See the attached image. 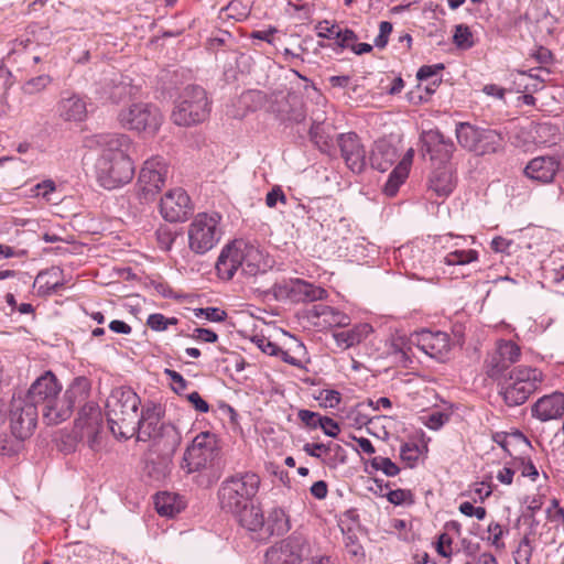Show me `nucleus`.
<instances>
[{"label":"nucleus","mask_w":564,"mask_h":564,"mask_svg":"<svg viewBox=\"0 0 564 564\" xmlns=\"http://www.w3.org/2000/svg\"><path fill=\"white\" fill-rule=\"evenodd\" d=\"M10 427L15 438L30 437L37 424L39 410L24 397H13L10 405Z\"/></svg>","instance_id":"17"},{"label":"nucleus","mask_w":564,"mask_h":564,"mask_svg":"<svg viewBox=\"0 0 564 564\" xmlns=\"http://www.w3.org/2000/svg\"><path fill=\"white\" fill-rule=\"evenodd\" d=\"M370 464L372 468L381 470L388 477H394L400 473V468L388 457H373Z\"/></svg>","instance_id":"38"},{"label":"nucleus","mask_w":564,"mask_h":564,"mask_svg":"<svg viewBox=\"0 0 564 564\" xmlns=\"http://www.w3.org/2000/svg\"><path fill=\"white\" fill-rule=\"evenodd\" d=\"M57 113L65 121H83L87 116V104L76 94L63 96L57 102Z\"/></svg>","instance_id":"27"},{"label":"nucleus","mask_w":564,"mask_h":564,"mask_svg":"<svg viewBox=\"0 0 564 564\" xmlns=\"http://www.w3.org/2000/svg\"><path fill=\"white\" fill-rule=\"evenodd\" d=\"M327 406L336 408L341 401V394L336 390L325 389L319 397Z\"/></svg>","instance_id":"55"},{"label":"nucleus","mask_w":564,"mask_h":564,"mask_svg":"<svg viewBox=\"0 0 564 564\" xmlns=\"http://www.w3.org/2000/svg\"><path fill=\"white\" fill-rule=\"evenodd\" d=\"M56 191V184L53 180H44L41 183H37L32 188V193L34 197H42L46 202H52V194Z\"/></svg>","instance_id":"41"},{"label":"nucleus","mask_w":564,"mask_h":564,"mask_svg":"<svg viewBox=\"0 0 564 564\" xmlns=\"http://www.w3.org/2000/svg\"><path fill=\"white\" fill-rule=\"evenodd\" d=\"M307 553V540L302 534L293 533L268 549L265 564H301Z\"/></svg>","instance_id":"16"},{"label":"nucleus","mask_w":564,"mask_h":564,"mask_svg":"<svg viewBox=\"0 0 564 564\" xmlns=\"http://www.w3.org/2000/svg\"><path fill=\"white\" fill-rule=\"evenodd\" d=\"M409 175V163L402 160L390 173L388 181L384 185V194L392 197L394 196L400 186L404 183Z\"/></svg>","instance_id":"35"},{"label":"nucleus","mask_w":564,"mask_h":564,"mask_svg":"<svg viewBox=\"0 0 564 564\" xmlns=\"http://www.w3.org/2000/svg\"><path fill=\"white\" fill-rule=\"evenodd\" d=\"M490 245L491 249L496 252L510 253V247L513 245V241L498 236L491 240Z\"/></svg>","instance_id":"62"},{"label":"nucleus","mask_w":564,"mask_h":564,"mask_svg":"<svg viewBox=\"0 0 564 564\" xmlns=\"http://www.w3.org/2000/svg\"><path fill=\"white\" fill-rule=\"evenodd\" d=\"M341 158L347 167L354 173H361L366 167V150L359 137L354 133H341L337 139Z\"/></svg>","instance_id":"21"},{"label":"nucleus","mask_w":564,"mask_h":564,"mask_svg":"<svg viewBox=\"0 0 564 564\" xmlns=\"http://www.w3.org/2000/svg\"><path fill=\"white\" fill-rule=\"evenodd\" d=\"M419 446L413 443H404L400 448V457L406 462L410 467H413L419 459Z\"/></svg>","instance_id":"43"},{"label":"nucleus","mask_w":564,"mask_h":564,"mask_svg":"<svg viewBox=\"0 0 564 564\" xmlns=\"http://www.w3.org/2000/svg\"><path fill=\"white\" fill-rule=\"evenodd\" d=\"M258 347L269 356H279L281 348L269 339L262 337L257 339Z\"/></svg>","instance_id":"59"},{"label":"nucleus","mask_w":564,"mask_h":564,"mask_svg":"<svg viewBox=\"0 0 564 564\" xmlns=\"http://www.w3.org/2000/svg\"><path fill=\"white\" fill-rule=\"evenodd\" d=\"M177 323L175 317L167 318L163 314L154 313L149 315L147 325L156 332H163L167 329L170 325H174Z\"/></svg>","instance_id":"40"},{"label":"nucleus","mask_w":564,"mask_h":564,"mask_svg":"<svg viewBox=\"0 0 564 564\" xmlns=\"http://www.w3.org/2000/svg\"><path fill=\"white\" fill-rule=\"evenodd\" d=\"M546 517L556 524L564 523V509L558 506L556 499H552L550 506L546 508Z\"/></svg>","instance_id":"50"},{"label":"nucleus","mask_w":564,"mask_h":564,"mask_svg":"<svg viewBox=\"0 0 564 564\" xmlns=\"http://www.w3.org/2000/svg\"><path fill=\"white\" fill-rule=\"evenodd\" d=\"M260 484L258 474L239 471L227 477L218 490L221 509L237 517L239 523L246 529L260 525V508L254 505Z\"/></svg>","instance_id":"2"},{"label":"nucleus","mask_w":564,"mask_h":564,"mask_svg":"<svg viewBox=\"0 0 564 564\" xmlns=\"http://www.w3.org/2000/svg\"><path fill=\"white\" fill-rule=\"evenodd\" d=\"M290 520L285 511L279 507L272 508L268 517L264 518L260 509V525L254 529H248L251 532H258L262 538H270L274 534L280 535L290 530Z\"/></svg>","instance_id":"25"},{"label":"nucleus","mask_w":564,"mask_h":564,"mask_svg":"<svg viewBox=\"0 0 564 564\" xmlns=\"http://www.w3.org/2000/svg\"><path fill=\"white\" fill-rule=\"evenodd\" d=\"M299 420L308 429H317L321 424L322 415L306 409H301L297 412Z\"/></svg>","instance_id":"44"},{"label":"nucleus","mask_w":564,"mask_h":564,"mask_svg":"<svg viewBox=\"0 0 564 564\" xmlns=\"http://www.w3.org/2000/svg\"><path fill=\"white\" fill-rule=\"evenodd\" d=\"M411 496L410 491L404 489H395L388 492L387 498L389 502L399 506L406 501V499Z\"/></svg>","instance_id":"63"},{"label":"nucleus","mask_w":564,"mask_h":564,"mask_svg":"<svg viewBox=\"0 0 564 564\" xmlns=\"http://www.w3.org/2000/svg\"><path fill=\"white\" fill-rule=\"evenodd\" d=\"M311 316L323 318V323L329 327H346L350 323L347 314L328 305H314L311 310Z\"/></svg>","instance_id":"29"},{"label":"nucleus","mask_w":564,"mask_h":564,"mask_svg":"<svg viewBox=\"0 0 564 564\" xmlns=\"http://www.w3.org/2000/svg\"><path fill=\"white\" fill-rule=\"evenodd\" d=\"M449 420V414L443 411H433L425 416L424 424L427 429L437 431Z\"/></svg>","instance_id":"42"},{"label":"nucleus","mask_w":564,"mask_h":564,"mask_svg":"<svg viewBox=\"0 0 564 564\" xmlns=\"http://www.w3.org/2000/svg\"><path fill=\"white\" fill-rule=\"evenodd\" d=\"M444 68L443 64L424 65L419 68L416 77L419 80H425L435 76L440 70Z\"/></svg>","instance_id":"56"},{"label":"nucleus","mask_w":564,"mask_h":564,"mask_svg":"<svg viewBox=\"0 0 564 564\" xmlns=\"http://www.w3.org/2000/svg\"><path fill=\"white\" fill-rule=\"evenodd\" d=\"M561 160L554 155H541L533 158L525 165L524 175L540 184H550L560 171Z\"/></svg>","instance_id":"22"},{"label":"nucleus","mask_w":564,"mask_h":564,"mask_svg":"<svg viewBox=\"0 0 564 564\" xmlns=\"http://www.w3.org/2000/svg\"><path fill=\"white\" fill-rule=\"evenodd\" d=\"M488 532L491 533V536L489 538L491 541V544L499 547L501 544L500 539L503 535L502 527L498 522H491L488 525Z\"/></svg>","instance_id":"64"},{"label":"nucleus","mask_w":564,"mask_h":564,"mask_svg":"<svg viewBox=\"0 0 564 564\" xmlns=\"http://www.w3.org/2000/svg\"><path fill=\"white\" fill-rule=\"evenodd\" d=\"M268 267L262 251L243 240L227 245L216 262L218 275L226 280H230L239 269L245 276L251 278L264 273Z\"/></svg>","instance_id":"3"},{"label":"nucleus","mask_w":564,"mask_h":564,"mask_svg":"<svg viewBox=\"0 0 564 564\" xmlns=\"http://www.w3.org/2000/svg\"><path fill=\"white\" fill-rule=\"evenodd\" d=\"M187 400L192 403L194 409L200 413H207L209 411L208 403L200 397L197 391H194L187 395Z\"/></svg>","instance_id":"58"},{"label":"nucleus","mask_w":564,"mask_h":564,"mask_svg":"<svg viewBox=\"0 0 564 564\" xmlns=\"http://www.w3.org/2000/svg\"><path fill=\"white\" fill-rule=\"evenodd\" d=\"M337 44L340 48H351L355 42L358 40L357 34L350 29H340L336 31Z\"/></svg>","instance_id":"48"},{"label":"nucleus","mask_w":564,"mask_h":564,"mask_svg":"<svg viewBox=\"0 0 564 564\" xmlns=\"http://www.w3.org/2000/svg\"><path fill=\"white\" fill-rule=\"evenodd\" d=\"M108 98L118 104L123 101L126 98L134 95L133 86L131 85V80L123 76H118L112 78L109 84Z\"/></svg>","instance_id":"33"},{"label":"nucleus","mask_w":564,"mask_h":564,"mask_svg":"<svg viewBox=\"0 0 564 564\" xmlns=\"http://www.w3.org/2000/svg\"><path fill=\"white\" fill-rule=\"evenodd\" d=\"M454 44L462 50H468L474 46V35L469 26L465 24H458L455 26L453 35Z\"/></svg>","instance_id":"37"},{"label":"nucleus","mask_w":564,"mask_h":564,"mask_svg":"<svg viewBox=\"0 0 564 564\" xmlns=\"http://www.w3.org/2000/svg\"><path fill=\"white\" fill-rule=\"evenodd\" d=\"M139 395L130 388H117L106 401V415L112 434L129 438L137 432Z\"/></svg>","instance_id":"5"},{"label":"nucleus","mask_w":564,"mask_h":564,"mask_svg":"<svg viewBox=\"0 0 564 564\" xmlns=\"http://www.w3.org/2000/svg\"><path fill=\"white\" fill-rule=\"evenodd\" d=\"M455 133L460 147L477 155L496 153L503 147V137L494 129L459 122Z\"/></svg>","instance_id":"11"},{"label":"nucleus","mask_w":564,"mask_h":564,"mask_svg":"<svg viewBox=\"0 0 564 564\" xmlns=\"http://www.w3.org/2000/svg\"><path fill=\"white\" fill-rule=\"evenodd\" d=\"M154 506L158 513L164 517H174L185 507L182 497L177 494L167 491L156 494L154 498Z\"/></svg>","instance_id":"30"},{"label":"nucleus","mask_w":564,"mask_h":564,"mask_svg":"<svg viewBox=\"0 0 564 564\" xmlns=\"http://www.w3.org/2000/svg\"><path fill=\"white\" fill-rule=\"evenodd\" d=\"M163 414L161 404H145L138 415V440H152L164 454H173L180 446L182 436L175 425L162 421Z\"/></svg>","instance_id":"4"},{"label":"nucleus","mask_w":564,"mask_h":564,"mask_svg":"<svg viewBox=\"0 0 564 564\" xmlns=\"http://www.w3.org/2000/svg\"><path fill=\"white\" fill-rule=\"evenodd\" d=\"M286 197L280 186H274L265 196V204L268 207L273 208L278 202L285 203Z\"/></svg>","instance_id":"53"},{"label":"nucleus","mask_w":564,"mask_h":564,"mask_svg":"<svg viewBox=\"0 0 564 564\" xmlns=\"http://www.w3.org/2000/svg\"><path fill=\"white\" fill-rule=\"evenodd\" d=\"M90 392V382L86 377H77L68 386L63 395H61V409L66 408L63 413V422L70 417L74 408L84 404L79 411L78 422L82 427L95 430L100 417V411L94 404L86 403Z\"/></svg>","instance_id":"9"},{"label":"nucleus","mask_w":564,"mask_h":564,"mask_svg":"<svg viewBox=\"0 0 564 564\" xmlns=\"http://www.w3.org/2000/svg\"><path fill=\"white\" fill-rule=\"evenodd\" d=\"M368 329L367 324L357 325L350 329L336 332L333 337L339 347L347 349L359 344L366 337Z\"/></svg>","instance_id":"31"},{"label":"nucleus","mask_w":564,"mask_h":564,"mask_svg":"<svg viewBox=\"0 0 564 564\" xmlns=\"http://www.w3.org/2000/svg\"><path fill=\"white\" fill-rule=\"evenodd\" d=\"M62 384L52 371H45L29 388L24 398L41 410L43 420L47 424L63 422L65 409H61Z\"/></svg>","instance_id":"6"},{"label":"nucleus","mask_w":564,"mask_h":564,"mask_svg":"<svg viewBox=\"0 0 564 564\" xmlns=\"http://www.w3.org/2000/svg\"><path fill=\"white\" fill-rule=\"evenodd\" d=\"M228 12V17L237 21L245 20L249 15V9L242 2L234 0L225 9Z\"/></svg>","instance_id":"46"},{"label":"nucleus","mask_w":564,"mask_h":564,"mask_svg":"<svg viewBox=\"0 0 564 564\" xmlns=\"http://www.w3.org/2000/svg\"><path fill=\"white\" fill-rule=\"evenodd\" d=\"M318 427L329 437H336L340 431L338 423L328 416L322 417Z\"/></svg>","instance_id":"52"},{"label":"nucleus","mask_w":564,"mask_h":564,"mask_svg":"<svg viewBox=\"0 0 564 564\" xmlns=\"http://www.w3.org/2000/svg\"><path fill=\"white\" fill-rule=\"evenodd\" d=\"M456 186V177L451 165L435 166L429 177V188L440 197H447Z\"/></svg>","instance_id":"26"},{"label":"nucleus","mask_w":564,"mask_h":564,"mask_svg":"<svg viewBox=\"0 0 564 564\" xmlns=\"http://www.w3.org/2000/svg\"><path fill=\"white\" fill-rule=\"evenodd\" d=\"M95 142L100 149L96 162L99 184L106 189H115L129 183L134 174L130 158L131 138L124 133H100L95 135Z\"/></svg>","instance_id":"1"},{"label":"nucleus","mask_w":564,"mask_h":564,"mask_svg":"<svg viewBox=\"0 0 564 564\" xmlns=\"http://www.w3.org/2000/svg\"><path fill=\"white\" fill-rule=\"evenodd\" d=\"M347 463V453L345 448L335 443L327 442L325 443L324 456L322 458V464L329 469H336L338 466Z\"/></svg>","instance_id":"32"},{"label":"nucleus","mask_w":564,"mask_h":564,"mask_svg":"<svg viewBox=\"0 0 564 564\" xmlns=\"http://www.w3.org/2000/svg\"><path fill=\"white\" fill-rule=\"evenodd\" d=\"M21 442L18 438L13 441L8 435L0 433V454L6 456L15 454L21 446Z\"/></svg>","instance_id":"47"},{"label":"nucleus","mask_w":564,"mask_h":564,"mask_svg":"<svg viewBox=\"0 0 564 564\" xmlns=\"http://www.w3.org/2000/svg\"><path fill=\"white\" fill-rule=\"evenodd\" d=\"M192 212L191 198L183 188L170 189L160 200V214L166 221H184Z\"/></svg>","instance_id":"19"},{"label":"nucleus","mask_w":564,"mask_h":564,"mask_svg":"<svg viewBox=\"0 0 564 564\" xmlns=\"http://www.w3.org/2000/svg\"><path fill=\"white\" fill-rule=\"evenodd\" d=\"M521 347L510 339H498L495 348L489 351L484 361V372L495 381L501 380L512 365L521 358Z\"/></svg>","instance_id":"14"},{"label":"nucleus","mask_w":564,"mask_h":564,"mask_svg":"<svg viewBox=\"0 0 564 564\" xmlns=\"http://www.w3.org/2000/svg\"><path fill=\"white\" fill-rule=\"evenodd\" d=\"M275 295H285L291 302L307 303L327 297V291L302 279L290 280L283 285L275 286Z\"/></svg>","instance_id":"20"},{"label":"nucleus","mask_w":564,"mask_h":564,"mask_svg":"<svg viewBox=\"0 0 564 564\" xmlns=\"http://www.w3.org/2000/svg\"><path fill=\"white\" fill-rule=\"evenodd\" d=\"M564 414V393L552 392L539 398L531 406V415L541 422L560 419Z\"/></svg>","instance_id":"24"},{"label":"nucleus","mask_w":564,"mask_h":564,"mask_svg":"<svg viewBox=\"0 0 564 564\" xmlns=\"http://www.w3.org/2000/svg\"><path fill=\"white\" fill-rule=\"evenodd\" d=\"M416 346L427 356L443 360L451 350L449 336L444 332L422 330L416 335Z\"/></svg>","instance_id":"23"},{"label":"nucleus","mask_w":564,"mask_h":564,"mask_svg":"<svg viewBox=\"0 0 564 564\" xmlns=\"http://www.w3.org/2000/svg\"><path fill=\"white\" fill-rule=\"evenodd\" d=\"M164 373L171 380V388L175 393L182 394L186 390L188 382L181 373L172 369H165Z\"/></svg>","instance_id":"45"},{"label":"nucleus","mask_w":564,"mask_h":564,"mask_svg":"<svg viewBox=\"0 0 564 564\" xmlns=\"http://www.w3.org/2000/svg\"><path fill=\"white\" fill-rule=\"evenodd\" d=\"M118 121L132 131L155 133L163 122V116L153 104L135 102L120 110Z\"/></svg>","instance_id":"13"},{"label":"nucleus","mask_w":564,"mask_h":564,"mask_svg":"<svg viewBox=\"0 0 564 564\" xmlns=\"http://www.w3.org/2000/svg\"><path fill=\"white\" fill-rule=\"evenodd\" d=\"M219 213H198L187 229L188 248L196 254H205L219 242L223 231Z\"/></svg>","instance_id":"10"},{"label":"nucleus","mask_w":564,"mask_h":564,"mask_svg":"<svg viewBox=\"0 0 564 564\" xmlns=\"http://www.w3.org/2000/svg\"><path fill=\"white\" fill-rule=\"evenodd\" d=\"M316 29L317 35L323 39L336 37V31H339V26L337 24L329 25L328 21L319 22Z\"/></svg>","instance_id":"54"},{"label":"nucleus","mask_w":564,"mask_h":564,"mask_svg":"<svg viewBox=\"0 0 564 564\" xmlns=\"http://www.w3.org/2000/svg\"><path fill=\"white\" fill-rule=\"evenodd\" d=\"M398 155L394 147L387 142L376 143L371 155L370 164L373 169L386 172L395 162Z\"/></svg>","instance_id":"28"},{"label":"nucleus","mask_w":564,"mask_h":564,"mask_svg":"<svg viewBox=\"0 0 564 564\" xmlns=\"http://www.w3.org/2000/svg\"><path fill=\"white\" fill-rule=\"evenodd\" d=\"M478 260V252L474 249L455 250L447 253L444 262L447 265H464Z\"/></svg>","instance_id":"36"},{"label":"nucleus","mask_w":564,"mask_h":564,"mask_svg":"<svg viewBox=\"0 0 564 564\" xmlns=\"http://www.w3.org/2000/svg\"><path fill=\"white\" fill-rule=\"evenodd\" d=\"M218 442L215 434L202 432L186 448L181 465L187 474L199 473L213 466L218 455Z\"/></svg>","instance_id":"12"},{"label":"nucleus","mask_w":564,"mask_h":564,"mask_svg":"<svg viewBox=\"0 0 564 564\" xmlns=\"http://www.w3.org/2000/svg\"><path fill=\"white\" fill-rule=\"evenodd\" d=\"M325 443H305L303 445V451L311 457L319 459L324 456Z\"/></svg>","instance_id":"57"},{"label":"nucleus","mask_w":564,"mask_h":564,"mask_svg":"<svg viewBox=\"0 0 564 564\" xmlns=\"http://www.w3.org/2000/svg\"><path fill=\"white\" fill-rule=\"evenodd\" d=\"M52 78L48 75H40L29 79L23 85V91L29 95L37 94L50 85Z\"/></svg>","instance_id":"39"},{"label":"nucleus","mask_w":564,"mask_h":564,"mask_svg":"<svg viewBox=\"0 0 564 564\" xmlns=\"http://www.w3.org/2000/svg\"><path fill=\"white\" fill-rule=\"evenodd\" d=\"M423 156L436 165H449L448 162L455 151V144L446 139L438 130L424 131L421 135Z\"/></svg>","instance_id":"18"},{"label":"nucleus","mask_w":564,"mask_h":564,"mask_svg":"<svg viewBox=\"0 0 564 564\" xmlns=\"http://www.w3.org/2000/svg\"><path fill=\"white\" fill-rule=\"evenodd\" d=\"M409 175V163L402 160L390 173L388 181L384 185V194L392 197L394 196L400 186L404 183Z\"/></svg>","instance_id":"34"},{"label":"nucleus","mask_w":564,"mask_h":564,"mask_svg":"<svg viewBox=\"0 0 564 564\" xmlns=\"http://www.w3.org/2000/svg\"><path fill=\"white\" fill-rule=\"evenodd\" d=\"M310 137L321 150L328 147V138L323 134V127L319 123L311 127Z\"/></svg>","instance_id":"51"},{"label":"nucleus","mask_w":564,"mask_h":564,"mask_svg":"<svg viewBox=\"0 0 564 564\" xmlns=\"http://www.w3.org/2000/svg\"><path fill=\"white\" fill-rule=\"evenodd\" d=\"M169 166L159 156L151 158L143 163L140 170L137 188L141 203L153 202L165 184Z\"/></svg>","instance_id":"15"},{"label":"nucleus","mask_w":564,"mask_h":564,"mask_svg":"<svg viewBox=\"0 0 564 564\" xmlns=\"http://www.w3.org/2000/svg\"><path fill=\"white\" fill-rule=\"evenodd\" d=\"M195 315L197 317L204 316L206 319L212 322H223L227 317V313L218 307L198 308Z\"/></svg>","instance_id":"49"},{"label":"nucleus","mask_w":564,"mask_h":564,"mask_svg":"<svg viewBox=\"0 0 564 564\" xmlns=\"http://www.w3.org/2000/svg\"><path fill=\"white\" fill-rule=\"evenodd\" d=\"M500 383V394L508 406L527 402L544 381L543 372L534 367L518 366L505 376Z\"/></svg>","instance_id":"7"},{"label":"nucleus","mask_w":564,"mask_h":564,"mask_svg":"<svg viewBox=\"0 0 564 564\" xmlns=\"http://www.w3.org/2000/svg\"><path fill=\"white\" fill-rule=\"evenodd\" d=\"M518 468L520 469L521 475L523 477H529L532 480H535L536 477L539 476V471H538L535 465L531 460L521 459Z\"/></svg>","instance_id":"60"},{"label":"nucleus","mask_w":564,"mask_h":564,"mask_svg":"<svg viewBox=\"0 0 564 564\" xmlns=\"http://www.w3.org/2000/svg\"><path fill=\"white\" fill-rule=\"evenodd\" d=\"M193 338L205 343H215L218 339V335L208 328H195Z\"/></svg>","instance_id":"61"},{"label":"nucleus","mask_w":564,"mask_h":564,"mask_svg":"<svg viewBox=\"0 0 564 564\" xmlns=\"http://www.w3.org/2000/svg\"><path fill=\"white\" fill-rule=\"evenodd\" d=\"M209 101L205 89L191 85L183 89L171 115L172 121L181 127H189L203 122L209 115Z\"/></svg>","instance_id":"8"}]
</instances>
